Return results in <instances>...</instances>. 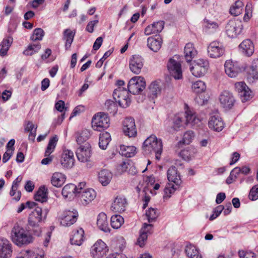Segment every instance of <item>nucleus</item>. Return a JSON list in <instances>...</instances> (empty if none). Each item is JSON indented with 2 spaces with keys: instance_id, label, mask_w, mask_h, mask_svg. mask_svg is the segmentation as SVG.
<instances>
[{
  "instance_id": "a18cd8bd",
  "label": "nucleus",
  "mask_w": 258,
  "mask_h": 258,
  "mask_svg": "<svg viewBox=\"0 0 258 258\" xmlns=\"http://www.w3.org/2000/svg\"><path fill=\"white\" fill-rule=\"evenodd\" d=\"M124 223L123 218L119 215H113L110 220L111 225L114 229H118Z\"/></svg>"
},
{
  "instance_id": "4be33fe9",
  "label": "nucleus",
  "mask_w": 258,
  "mask_h": 258,
  "mask_svg": "<svg viewBox=\"0 0 258 258\" xmlns=\"http://www.w3.org/2000/svg\"><path fill=\"white\" fill-rule=\"evenodd\" d=\"M58 139L56 136L53 137L50 139L47 149L45 153V156H48L44 158L41 161V163L43 165H47L49 164L52 160V157L49 156L50 154L52 153L55 148Z\"/></svg>"
},
{
  "instance_id": "a19ab883",
  "label": "nucleus",
  "mask_w": 258,
  "mask_h": 258,
  "mask_svg": "<svg viewBox=\"0 0 258 258\" xmlns=\"http://www.w3.org/2000/svg\"><path fill=\"white\" fill-rule=\"evenodd\" d=\"M185 252L189 258H202L199 250L191 244H187L185 247Z\"/></svg>"
},
{
  "instance_id": "58836bf2",
  "label": "nucleus",
  "mask_w": 258,
  "mask_h": 258,
  "mask_svg": "<svg viewBox=\"0 0 258 258\" xmlns=\"http://www.w3.org/2000/svg\"><path fill=\"white\" fill-rule=\"evenodd\" d=\"M184 121V113H180L175 115L172 119V128L174 131H177L180 127L183 125Z\"/></svg>"
},
{
  "instance_id": "72a5a7b5",
  "label": "nucleus",
  "mask_w": 258,
  "mask_h": 258,
  "mask_svg": "<svg viewBox=\"0 0 258 258\" xmlns=\"http://www.w3.org/2000/svg\"><path fill=\"white\" fill-rule=\"evenodd\" d=\"M112 178V173L107 169L101 170L98 173V180L103 186L108 185Z\"/></svg>"
},
{
  "instance_id": "c9c22d12",
  "label": "nucleus",
  "mask_w": 258,
  "mask_h": 258,
  "mask_svg": "<svg viewBox=\"0 0 258 258\" xmlns=\"http://www.w3.org/2000/svg\"><path fill=\"white\" fill-rule=\"evenodd\" d=\"M184 118H185V123L186 124H190L192 125H198L201 120L197 117L196 114L190 110L188 108L185 111Z\"/></svg>"
},
{
  "instance_id": "a211bd4d",
  "label": "nucleus",
  "mask_w": 258,
  "mask_h": 258,
  "mask_svg": "<svg viewBox=\"0 0 258 258\" xmlns=\"http://www.w3.org/2000/svg\"><path fill=\"white\" fill-rule=\"evenodd\" d=\"M123 132L125 136L134 137L137 135V129L134 118H126L123 122Z\"/></svg>"
},
{
  "instance_id": "7c9ffc66",
  "label": "nucleus",
  "mask_w": 258,
  "mask_h": 258,
  "mask_svg": "<svg viewBox=\"0 0 258 258\" xmlns=\"http://www.w3.org/2000/svg\"><path fill=\"white\" fill-rule=\"evenodd\" d=\"M247 79L253 82L258 79V58L253 59L251 66L247 69Z\"/></svg>"
},
{
  "instance_id": "338daca9",
  "label": "nucleus",
  "mask_w": 258,
  "mask_h": 258,
  "mask_svg": "<svg viewBox=\"0 0 258 258\" xmlns=\"http://www.w3.org/2000/svg\"><path fill=\"white\" fill-rule=\"evenodd\" d=\"M31 228L30 231L33 234L37 236H40L42 231V228L39 226V224H35V226H30Z\"/></svg>"
},
{
  "instance_id": "ea45409f",
  "label": "nucleus",
  "mask_w": 258,
  "mask_h": 258,
  "mask_svg": "<svg viewBox=\"0 0 258 258\" xmlns=\"http://www.w3.org/2000/svg\"><path fill=\"white\" fill-rule=\"evenodd\" d=\"M137 149L135 146H125L124 145L120 146V152L122 156L126 157H132L134 156L137 151Z\"/></svg>"
},
{
  "instance_id": "aec40b11",
  "label": "nucleus",
  "mask_w": 258,
  "mask_h": 258,
  "mask_svg": "<svg viewBox=\"0 0 258 258\" xmlns=\"http://www.w3.org/2000/svg\"><path fill=\"white\" fill-rule=\"evenodd\" d=\"M208 126L211 130L219 132L224 128V123L219 115L215 114L210 117Z\"/></svg>"
},
{
  "instance_id": "09e8293b",
  "label": "nucleus",
  "mask_w": 258,
  "mask_h": 258,
  "mask_svg": "<svg viewBox=\"0 0 258 258\" xmlns=\"http://www.w3.org/2000/svg\"><path fill=\"white\" fill-rule=\"evenodd\" d=\"M90 137V133L88 130H84L76 134V141L81 144L86 141Z\"/></svg>"
},
{
  "instance_id": "bb28decb",
  "label": "nucleus",
  "mask_w": 258,
  "mask_h": 258,
  "mask_svg": "<svg viewBox=\"0 0 258 258\" xmlns=\"http://www.w3.org/2000/svg\"><path fill=\"white\" fill-rule=\"evenodd\" d=\"M164 23L162 21H159L153 23L151 25L147 26L144 30V34L147 35H150L153 34L160 32L163 29Z\"/></svg>"
},
{
  "instance_id": "0eeeda50",
  "label": "nucleus",
  "mask_w": 258,
  "mask_h": 258,
  "mask_svg": "<svg viewBox=\"0 0 258 258\" xmlns=\"http://www.w3.org/2000/svg\"><path fill=\"white\" fill-rule=\"evenodd\" d=\"M146 87V82L141 76L133 77L127 85L128 91L133 94H138L142 92Z\"/></svg>"
},
{
  "instance_id": "ddd939ff",
  "label": "nucleus",
  "mask_w": 258,
  "mask_h": 258,
  "mask_svg": "<svg viewBox=\"0 0 258 258\" xmlns=\"http://www.w3.org/2000/svg\"><path fill=\"white\" fill-rule=\"evenodd\" d=\"M209 56L212 58H218L225 52V49L222 43L214 41L210 43L207 48Z\"/></svg>"
},
{
  "instance_id": "69168bd1",
  "label": "nucleus",
  "mask_w": 258,
  "mask_h": 258,
  "mask_svg": "<svg viewBox=\"0 0 258 258\" xmlns=\"http://www.w3.org/2000/svg\"><path fill=\"white\" fill-rule=\"evenodd\" d=\"M224 210V206L222 205H219L214 209L213 214L210 217V220H213L218 217L222 211Z\"/></svg>"
},
{
  "instance_id": "603ef678",
  "label": "nucleus",
  "mask_w": 258,
  "mask_h": 258,
  "mask_svg": "<svg viewBox=\"0 0 258 258\" xmlns=\"http://www.w3.org/2000/svg\"><path fill=\"white\" fill-rule=\"evenodd\" d=\"M40 48L41 45L39 43L30 44L23 51V54L25 55H32L38 52Z\"/></svg>"
},
{
  "instance_id": "20e7f679",
  "label": "nucleus",
  "mask_w": 258,
  "mask_h": 258,
  "mask_svg": "<svg viewBox=\"0 0 258 258\" xmlns=\"http://www.w3.org/2000/svg\"><path fill=\"white\" fill-rule=\"evenodd\" d=\"M167 68L171 76L175 80H181L182 79V70L181 61L178 56L175 55L169 60Z\"/></svg>"
},
{
  "instance_id": "f3484780",
  "label": "nucleus",
  "mask_w": 258,
  "mask_h": 258,
  "mask_svg": "<svg viewBox=\"0 0 258 258\" xmlns=\"http://www.w3.org/2000/svg\"><path fill=\"white\" fill-rule=\"evenodd\" d=\"M96 193L92 188H87L78 195L79 201L83 206H86L92 202L96 198Z\"/></svg>"
},
{
  "instance_id": "2eb2a0df",
  "label": "nucleus",
  "mask_w": 258,
  "mask_h": 258,
  "mask_svg": "<svg viewBox=\"0 0 258 258\" xmlns=\"http://www.w3.org/2000/svg\"><path fill=\"white\" fill-rule=\"evenodd\" d=\"M78 160L83 163L89 162L92 155L91 147L89 144H86L81 146L76 151Z\"/></svg>"
},
{
  "instance_id": "9b49d317",
  "label": "nucleus",
  "mask_w": 258,
  "mask_h": 258,
  "mask_svg": "<svg viewBox=\"0 0 258 258\" xmlns=\"http://www.w3.org/2000/svg\"><path fill=\"white\" fill-rule=\"evenodd\" d=\"M235 88L242 102H246L252 98V92L244 82H239L235 83Z\"/></svg>"
},
{
  "instance_id": "f257e3e1",
  "label": "nucleus",
  "mask_w": 258,
  "mask_h": 258,
  "mask_svg": "<svg viewBox=\"0 0 258 258\" xmlns=\"http://www.w3.org/2000/svg\"><path fill=\"white\" fill-rule=\"evenodd\" d=\"M143 150L146 154L155 153L156 159L159 160L163 150L161 139H158L155 135H151L144 141Z\"/></svg>"
},
{
  "instance_id": "f8f14e48",
  "label": "nucleus",
  "mask_w": 258,
  "mask_h": 258,
  "mask_svg": "<svg viewBox=\"0 0 258 258\" xmlns=\"http://www.w3.org/2000/svg\"><path fill=\"white\" fill-rule=\"evenodd\" d=\"M144 59L139 55H132L129 60V68L131 71L136 75H139L141 72L144 66Z\"/></svg>"
},
{
  "instance_id": "864d4df0",
  "label": "nucleus",
  "mask_w": 258,
  "mask_h": 258,
  "mask_svg": "<svg viewBox=\"0 0 258 258\" xmlns=\"http://www.w3.org/2000/svg\"><path fill=\"white\" fill-rule=\"evenodd\" d=\"M35 199L36 201L43 203L47 200L46 189L44 187H40L35 195Z\"/></svg>"
},
{
  "instance_id": "37998d69",
  "label": "nucleus",
  "mask_w": 258,
  "mask_h": 258,
  "mask_svg": "<svg viewBox=\"0 0 258 258\" xmlns=\"http://www.w3.org/2000/svg\"><path fill=\"white\" fill-rule=\"evenodd\" d=\"M13 41V39L11 37H8L4 39L1 43L2 48L0 50V54L1 55L4 56L7 54Z\"/></svg>"
},
{
  "instance_id": "e433bc0d",
  "label": "nucleus",
  "mask_w": 258,
  "mask_h": 258,
  "mask_svg": "<svg viewBox=\"0 0 258 258\" xmlns=\"http://www.w3.org/2000/svg\"><path fill=\"white\" fill-rule=\"evenodd\" d=\"M185 58L187 62H190L197 54V51L191 43H187L184 50Z\"/></svg>"
},
{
  "instance_id": "bf43d9fd",
  "label": "nucleus",
  "mask_w": 258,
  "mask_h": 258,
  "mask_svg": "<svg viewBox=\"0 0 258 258\" xmlns=\"http://www.w3.org/2000/svg\"><path fill=\"white\" fill-rule=\"evenodd\" d=\"M146 215L147 217L149 222H151L157 218L158 214L157 213L156 210L155 209L150 208L146 212Z\"/></svg>"
},
{
  "instance_id": "7ed1b4c3",
  "label": "nucleus",
  "mask_w": 258,
  "mask_h": 258,
  "mask_svg": "<svg viewBox=\"0 0 258 258\" xmlns=\"http://www.w3.org/2000/svg\"><path fill=\"white\" fill-rule=\"evenodd\" d=\"M110 119L108 115L103 112L95 114L92 119V127L94 130L101 132L109 126Z\"/></svg>"
},
{
  "instance_id": "0e129e2a",
  "label": "nucleus",
  "mask_w": 258,
  "mask_h": 258,
  "mask_svg": "<svg viewBox=\"0 0 258 258\" xmlns=\"http://www.w3.org/2000/svg\"><path fill=\"white\" fill-rule=\"evenodd\" d=\"M250 172V169L248 166H243L241 168L237 167L233 169V172H235L237 175L240 173L246 175L249 173Z\"/></svg>"
},
{
  "instance_id": "f704fd0d",
  "label": "nucleus",
  "mask_w": 258,
  "mask_h": 258,
  "mask_svg": "<svg viewBox=\"0 0 258 258\" xmlns=\"http://www.w3.org/2000/svg\"><path fill=\"white\" fill-rule=\"evenodd\" d=\"M97 225L98 228L102 231L105 232L109 231L107 216L104 213H100L98 215Z\"/></svg>"
},
{
  "instance_id": "6e6d98bb",
  "label": "nucleus",
  "mask_w": 258,
  "mask_h": 258,
  "mask_svg": "<svg viewBox=\"0 0 258 258\" xmlns=\"http://www.w3.org/2000/svg\"><path fill=\"white\" fill-rule=\"evenodd\" d=\"M194 137V133L192 131H187L184 134L182 140L178 143V145L179 146L182 143L183 144H189L191 142Z\"/></svg>"
},
{
  "instance_id": "cd10ccee",
  "label": "nucleus",
  "mask_w": 258,
  "mask_h": 258,
  "mask_svg": "<svg viewBox=\"0 0 258 258\" xmlns=\"http://www.w3.org/2000/svg\"><path fill=\"white\" fill-rule=\"evenodd\" d=\"M167 178L170 182L174 183L176 186H179L181 180L179 173L175 166H171L167 171Z\"/></svg>"
},
{
  "instance_id": "39448f33",
  "label": "nucleus",
  "mask_w": 258,
  "mask_h": 258,
  "mask_svg": "<svg viewBox=\"0 0 258 258\" xmlns=\"http://www.w3.org/2000/svg\"><path fill=\"white\" fill-rule=\"evenodd\" d=\"M79 214L77 210H66L59 215L58 220L62 226L69 227L76 222Z\"/></svg>"
},
{
  "instance_id": "4468645a",
  "label": "nucleus",
  "mask_w": 258,
  "mask_h": 258,
  "mask_svg": "<svg viewBox=\"0 0 258 258\" xmlns=\"http://www.w3.org/2000/svg\"><path fill=\"white\" fill-rule=\"evenodd\" d=\"M225 72L230 78H235L241 72V68L237 61L227 60L224 64Z\"/></svg>"
},
{
  "instance_id": "13d9d810",
  "label": "nucleus",
  "mask_w": 258,
  "mask_h": 258,
  "mask_svg": "<svg viewBox=\"0 0 258 258\" xmlns=\"http://www.w3.org/2000/svg\"><path fill=\"white\" fill-rule=\"evenodd\" d=\"M44 34V31L41 28H37L34 30L33 33L31 36L32 41L42 40Z\"/></svg>"
},
{
  "instance_id": "a878e982",
  "label": "nucleus",
  "mask_w": 258,
  "mask_h": 258,
  "mask_svg": "<svg viewBox=\"0 0 258 258\" xmlns=\"http://www.w3.org/2000/svg\"><path fill=\"white\" fill-rule=\"evenodd\" d=\"M61 194L64 199L71 200L74 197L78 196L76 185L72 183L66 185L62 189Z\"/></svg>"
},
{
  "instance_id": "c756f323",
  "label": "nucleus",
  "mask_w": 258,
  "mask_h": 258,
  "mask_svg": "<svg viewBox=\"0 0 258 258\" xmlns=\"http://www.w3.org/2000/svg\"><path fill=\"white\" fill-rule=\"evenodd\" d=\"M84 240V231L79 228L73 232V235L70 238V242L72 245L80 246Z\"/></svg>"
},
{
  "instance_id": "e2e57ef3",
  "label": "nucleus",
  "mask_w": 258,
  "mask_h": 258,
  "mask_svg": "<svg viewBox=\"0 0 258 258\" xmlns=\"http://www.w3.org/2000/svg\"><path fill=\"white\" fill-rule=\"evenodd\" d=\"M252 5L251 3H248L245 7V13L244 14L243 20L245 21H248L252 17Z\"/></svg>"
},
{
  "instance_id": "680f3d73",
  "label": "nucleus",
  "mask_w": 258,
  "mask_h": 258,
  "mask_svg": "<svg viewBox=\"0 0 258 258\" xmlns=\"http://www.w3.org/2000/svg\"><path fill=\"white\" fill-rule=\"evenodd\" d=\"M248 198L251 201H255L258 199V184L254 185L251 188Z\"/></svg>"
},
{
  "instance_id": "f03ea898",
  "label": "nucleus",
  "mask_w": 258,
  "mask_h": 258,
  "mask_svg": "<svg viewBox=\"0 0 258 258\" xmlns=\"http://www.w3.org/2000/svg\"><path fill=\"white\" fill-rule=\"evenodd\" d=\"M11 238L12 241L19 246L28 244L34 240L33 237L26 233L25 229L18 224H16L12 228Z\"/></svg>"
},
{
  "instance_id": "774afa93",
  "label": "nucleus",
  "mask_w": 258,
  "mask_h": 258,
  "mask_svg": "<svg viewBox=\"0 0 258 258\" xmlns=\"http://www.w3.org/2000/svg\"><path fill=\"white\" fill-rule=\"evenodd\" d=\"M98 23L97 19L90 21L87 24L86 30L89 33H92L94 31V27Z\"/></svg>"
},
{
  "instance_id": "412c9836",
  "label": "nucleus",
  "mask_w": 258,
  "mask_h": 258,
  "mask_svg": "<svg viewBox=\"0 0 258 258\" xmlns=\"http://www.w3.org/2000/svg\"><path fill=\"white\" fill-rule=\"evenodd\" d=\"M127 205L126 199L123 196H117L111 206V210L114 212L121 213L125 210Z\"/></svg>"
},
{
  "instance_id": "6ab92c4d",
  "label": "nucleus",
  "mask_w": 258,
  "mask_h": 258,
  "mask_svg": "<svg viewBox=\"0 0 258 258\" xmlns=\"http://www.w3.org/2000/svg\"><path fill=\"white\" fill-rule=\"evenodd\" d=\"M60 163L64 168H72L75 164L73 152L70 150L65 149L63 151L60 160Z\"/></svg>"
},
{
  "instance_id": "5701e85b",
  "label": "nucleus",
  "mask_w": 258,
  "mask_h": 258,
  "mask_svg": "<svg viewBox=\"0 0 258 258\" xmlns=\"http://www.w3.org/2000/svg\"><path fill=\"white\" fill-rule=\"evenodd\" d=\"M12 252L11 244L9 241L5 238H0V258H8Z\"/></svg>"
},
{
  "instance_id": "4d7b16f0",
  "label": "nucleus",
  "mask_w": 258,
  "mask_h": 258,
  "mask_svg": "<svg viewBox=\"0 0 258 258\" xmlns=\"http://www.w3.org/2000/svg\"><path fill=\"white\" fill-rule=\"evenodd\" d=\"M105 108L109 111L110 113L114 114L117 110V106L116 104L111 100H106L105 103Z\"/></svg>"
},
{
  "instance_id": "de8ad7c7",
  "label": "nucleus",
  "mask_w": 258,
  "mask_h": 258,
  "mask_svg": "<svg viewBox=\"0 0 258 258\" xmlns=\"http://www.w3.org/2000/svg\"><path fill=\"white\" fill-rule=\"evenodd\" d=\"M243 3L240 1H236L230 8V13L231 15L237 16L240 14L242 11Z\"/></svg>"
},
{
  "instance_id": "49530a36",
  "label": "nucleus",
  "mask_w": 258,
  "mask_h": 258,
  "mask_svg": "<svg viewBox=\"0 0 258 258\" xmlns=\"http://www.w3.org/2000/svg\"><path fill=\"white\" fill-rule=\"evenodd\" d=\"M191 89L195 93H201L205 91L206 86L205 82L198 80L192 83Z\"/></svg>"
},
{
  "instance_id": "c85d7f7f",
  "label": "nucleus",
  "mask_w": 258,
  "mask_h": 258,
  "mask_svg": "<svg viewBox=\"0 0 258 258\" xmlns=\"http://www.w3.org/2000/svg\"><path fill=\"white\" fill-rule=\"evenodd\" d=\"M42 209L40 207H36L30 214L29 217V226H35L36 224H39L42 220Z\"/></svg>"
},
{
  "instance_id": "2f4dec72",
  "label": "nucleus",
  "mask_w": 258,
  "mask_h": 258,
  "mask_svg": "<svg viewBox=\"0 0 258 258\" xmlns=\"http://www.w3.org/2000/svg\"><path fill=\"white\" fill-rule=\"evenodd\" d=\"M66 175L59 172L53 173L50 178L51 184L56 187H60L66 182Z\"/></svg>"
},
{
  "instance_id": "052dcab7",
  "label": "nucleus",
  "mask_w": 258,
  "mask_h": 258,
  "mask_svg": "<svg viewBox=\"0 0 258 258\" xmlns=\"http://www.w3.org/2000/svg\"><path fill=\"white\" fill-rule=\"evenodd\" d=\"M150 94L153 96H156L160 93L161 90L159 84L156 82H152L149 86Z\"/></svg>"
},
{
  "instance_id": "423d86ee",
  "label": "nucleus",
  "mask_w": 258,
  "mask_h": 258,
  "mask_svg": "<svg viewBox=\"0 0 258 258\" xmlns=\"http://www.w3.org/2000/svg\"><path fill=\"white\" fill-rule=\"evenodd\" d=\"M209 67V64L207 60L199 58L194 61L190 70L194 76L201 77L207 73Z\"/></svg>"
},
{
  "instance_id": "3c124183",
  "label": "nucleus",
  "mask_w": 258,
  "mask_h": 258,
  "mask_svg": "<svg viewBox=\"0 0 258 258\" xmlns=\"http://www.w3.org/2000/svg\"><path fill=\"white\" fill-rule=\"evenodd\" d=\"M75 33H73L70 29H66L63 32V38L66 40V47L67 48L70 47L73 42Z\"/></svg>"
},
{
  "instance_id": "473e14b6",
  "label": "nucleus",
  "mask_w": 258,
  "mask_h": 258,
  "mask_svg": "<svg viewBox=\"0 0 258 258\" xmlns=\"http://www.w3.org/2000/svg\"><path fill=\"white\" fill-rule=\"evenodd\" d=\"M44 251L39 249L26 250L21 253L16 258H43Z\"/></svg>"
},
{
  "instance_id": "79ce46f5",
  "label": "nucleus",
  "mask_w": 258,
  "mask_h": 258,
  "mask_svg": "<svg viewBox=\"0 0 258 258\" xmlns=\"http://www.w3.org/2000/svg\"><path fill=\"white\" fill-rule=\"evenodd\" d=\"M110 141L111 136L109 133L104 132L100 134L99 140V147L103 150L106 149Z\"/></svg>"
},
{
  "instance_id": "4c0bfd02",
  "label": "nucleus",
  "mask_w": 258,
  "mask_h": 258,
  "mask_svg": "<svg viewBox=\"0 0 258 258\" xmlns=\"http://www.w3.org/2000/svg\"><path fill=\"white\" fill-rule=\"evenodd\" d=\"M152 227V224L144 223L143 227L140 230V235L138 239L137 243L140 247H143L147 239V234L148 230H146V228Z\"/></svg>"
},
{
  "instance_id": "b1692460",
  "label": "nucleus",
  "mask_w": 258,
  "mask_h": 258,
  "mask_svg": "<svg viewBox=\"0 0 258 258\" xmlns=\"http://www.w3.org/2000/svg\"><path fill=\"white\" fill-rule=\"evenodd\" d=\"M239 49L243 55L250 56L254 52V46L252 41L250 39L244 40L239 45Z\"/></svg>"
},
{
  "instance_id": "9d476101",
  "label": "nucleus",
  "mask_w": 258,
  "mask_h": 258,
  "mask_svg": "<svg viewBox=\"0 0 258 258\" xmlns=\"http://www.w3.org/2000/svg\"><path fill=\"white\" fill-rule=\"evenodd\" d=\"M225 29L228 37L231 38L236 37L241 32L242 29V22L239 20H231L227 24Z\"/></svg>"
},
{
  "instance_id": "c03bdc74",
  "label": "nucleus",
  "mask_w": 258,
  "mask_h": 258,
  "mask_svg": "<svg viewBox=\"0 0 258 258\" xmlns=\"http://www.w3.org/2000/svg\"><path fill=\"white\" fill-rule=\"evenodd\" d=\"M196 153V151L195 149L187 148L180 152V156L184 160L189 161L194 157Z\"/></svg>"
},
{
  "instance_id": "6e6552de",
  "label": "nucleus",
  "mask_w": 258,
  "mask_h": 258,
  "mask_svg": "<svg viewBox=\"0 0 258 258\" xmlns=\"http://www.w3.org/2000/svg\"><path fill=\"white\" fill-rule=\"evenodd\" d=\"M128 92H130L128 90L124 88H117L113 92V96L114 99L123 108L128 107L131 103Z\"/></svg>"
},
{
  "instance_id": "dca6fc26",
  "label": "nucleus",
  "mask_w": 258,
  "mask_h": 258,
  "mask_svg": "<svg viewBox=\"0 0 258 258\" xmlns=\"http://www.w3.org/2000/svg\"><path fill=\"white\" fill-rule=\"evenodd\" d=\"M219 100L221 106L226 109L231 108L235 101L232 93L228 91H223L219 96Z\"/></svg>"
},
{
  "instance_id": "393cba45",
  "label": "nucleus",
  "mask_w": 258,
  "mask_h": 258,
  "mask_svg": "<svg viewBox=\"0 0 258 258\" xmlns=\"http://www.w3.org/2000/svg\"><path fill=\"white\" fill-rule=\"evenodd\" d=\"M163 40L160 36L149 37L147 39V45L152 51L158 52L161 48Z\"/></svg>"
},
{
  "instance_id": "5fc2aeb1",
  "label": "nucleus",
  "mask_w": 258,
  "mask_h": 258,
  "mask_svg": "<svg viewBox=\"0 0 258 258\" xmlns=\"http://www.w3.org/2000/svg\"><path fill=\"white\" fill-rule=\"evenodd\" d=\"M204 27L206 31L209 32H212L218 28L219 25L215 21L205 20L204 22Z\"/></svg>"
},
{
  "instance_id": "8fccbe9b",
  "label": "nucleus",
  "mask_w": 258,
  "mask_h": 258,
  "mask_svg": "<svg viewBox=\"0 0 258 258\" xmlns=\"http://www.w3.org/2000/svg\"><path fill=\"white\" fill-rule=\"evenodd\" d=\"M177 186H176L175 184H173L172 183L167 184L164 190L163 198L164 199H169L177 189Z\"/></svg>"
},
{
  "instance_id": "1a4fd4ad",
  "label": "nucleus",
  "mask_w": 258,
  "mask_h": 258,
  "mask_svg": "<svg viewBox=\"0 0 258 258\" xmlns=\"http://www.w3.org/2000/svg\"><path fill=\"white\" fill-rule=\"evenodd\" d=\"M108 251L106 244L102 240L99 239L91 247L90 253L92 258H103Z\"/></svg>"
}]
</instances>
